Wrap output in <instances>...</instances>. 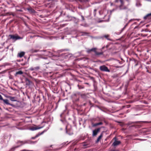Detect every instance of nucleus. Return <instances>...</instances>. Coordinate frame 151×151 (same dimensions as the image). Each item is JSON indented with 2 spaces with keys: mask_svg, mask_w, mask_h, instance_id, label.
Segmentation results:
<instances>
[{
  "mask_svg": "<svg viewBox=\"0 0 151 151\" xmlns=\"http://www.w3.org/2000/svg\"><path fill=\"white\" fill-rule=\"evenodd\" d=\"M87 145L85 143H83V146H87Z\"/></svg>",
  "mask_w": 151,
  "mask_h": 151,
  "instance_id": "obj_27",
  "label": "nucleus"
},
{
  "mask_svg": "<svg viewBox=\"0 0 151 151\" xmlns=\"http://www.w3.org/2000/svg\"><path fill=\"white\" fill-rule=\"evenodd\" d=\"M25 54V52H21L18 54V56L20 58H22L23 57Z\"/></svg>",
  "mask_w": 151,
  "mask_h": 151,
  "instance_id": "obj_7",
  "label": "nucleus"
},
{
  "mask_svg": "<svg viewBox=\"0 0 151 151\" xmlns=\"http://www.w3.org/2000/svg\"><path fill=\"white\" fill-rule=\"evenodd\" d=\"M39 50H36L34 49H32L30 50L31 52L32 53H34V52H39Z\"/></svg>",
  "mask_w": 151,
  "mask_h": 151,
  "instance_id": "obj_13",
  "label": "nucleus"
},
{
  "mask_svg": "<svg viewBox=\"0 0 151 151\" xmlns=\"http://www.w3.org/2000/svg\"><path fill=\"white\" fill-rule=\"evenodd\" d=\"M34 73L35 74V75H36V73L35 72H34L32 73Z\"/></svg>",
  "mask_w": 151,
  "mask_h": 151,
  "instance_id": "obj_30",
  "label": "nucleus"
},
{
  "mask_svg": "<svg viewBox=\"0 0 151 151\" xmlns=\"http://www.w3.org/2000/svg\"><path fill=\"white\" fill-rule=\"evenodd\" d=\"M10 99L11 101H17V100L15 99V97H10Z\"/></svg>",
  "mask_w": 151,
  "mask_h": 151,
  "instance_id": "obj_14",
  "label": "nucleus"
},
{
  "mask_svg": "<svg viewBox=\"0 0 151 151\" xmlns=\"http://www.w3.org/2000/svg\"><path fill=\"white\" fill-rule=\"evenodd\" d=\"M40 68L39 66H37L34 68L35 70H38L40 69Z\"/></svg>",
  "mask_w": 151,
  "mask_h": 151,
  "instance_id": "obj_18",
  "label": "nucleus"
},
{
  "mask_svg": "<svg viewBox=\"0 0 151 151\" xmlns=\"http://www.w3.org/2000/svg\"><path fill=\"white\" fill-rule=\"evenodd\" d=\"M115 1L116 3L120 2L121 5L119 6L120 10H129L127 6L124 5V3L123 0H115Z\"/></svg>",
  "mask_w": 151,
  "mask_h": 151,
  "instance_id": "obj_1",
  "label": "nucleus"
},
{
  "mask_svg": "<svg viewBox=\"0 0 151 151\" xmlns=\"http://www.w3.org/2000/svg\"><path fill=\"white\" fill-rule=\"evenodd\" d=\"M96 11H97V10L96 9H95L94 10V14H95V12H96Z\"/></svg>",
  "mask_w": 151,
  "mask_h": 151,
  "instance_id": "obj_28",
  "label": "nucleus"
},
{
  "mask_svg": "<svg viewBox=\"0 0 151 151\" xmlns=\"http://www.w3.org/2000/svg\"><path fill=\"white\" fill-rule=\"evenodd\" d=\"M96 50V48H92L91 49V51H93L95 52V51Z\"/></svg>",
  "mask_w": 151,
  "mask_h": 151,
  "instance_id": "obj_17",
  "label": "nucleus"
},
{
  "mask_svg": "<svg viewBox=\"0 0 151 151\" xmlns=\"http://www.w3.org/2000/svg\"><path fill=\"white\" fill-rule=\"evenodd\" d=\"M2 100L7 105H12L9 103V100L7 99H3Z\"/></svg>",
  "mask_w": 151,
  "mask_h": 151,
  "instance_id": "obj_8",
  "label": "nucleus"
},
{
  "mask_svg": "<svg viewBox=\"0 0 151 151\" xmlns=\"http://www.w3.org/2000/svg\"><path fill=\"white\" fill-rule=\"evenodd\" d=\"M42 127H39L38 126H32L29 129L31 130L34 131L37 130L41 128H42Z\"/></svg>",
  "mask_w": 151,
  "mask_h": 151,
  "instance_id": "obj_5",
  "label": "nucleus"
},
{
  "mask_svg": "<svg viewBox=\"0 0 151 151\" xmlns=\"http://www.w3.org/2000/svg\"><path fill=\"white\" fill-rule=\"evenodd\" d=\"M95 53V54L96 55H102L103 54V52H98L96 51V50L94 52Z\"/></svg>",
  "mask_w": 151,
  "mask_h": 151,
  "instance_id": "obj_9",
  "label": "nucleus"
},
{
  "mask_svg": "<svg viewBox=\"0 0 151 151\" xmlns=\"http://www.w3.org/2000/svg\"><path fill=\"white\" fill-rule=\"evenodd\" d=\"M109 37V36L108 35H105L104 36V37L106 38H107L108 40H109L107 38V37Z\"/></svg>",
  "mask_w": 151,
  "mask_h": 151,
  "instance_id": "obj_25",
  "label": "nucleus"
},
{
  "mask_svg": "<svg viewBox=\"0 0 151 151\" xmlns=\"http://www.w3.org/2000/svg\"><path fill=\"white\" fill-rule=\"evenodd\" d=\"M114 139H116V137H115L114 138Z\"/></svg>",
  "mask_w": 151,
  "mask_h": 151,
  "instance_id": "obj_32",
  "label": "nucleus"
},
{
  "mask_svg": "<svg viewBox=\"0 0 151 151\" xmlns=\"http://www.w3.org/2000/svg\"><path fill=\"white\" fill-rule=\"evenodd\" d=\"M100 128H97L93 131L92 136H96L98 133L100 131Z\"/></svg>",
  "mask_w": 151,
  "mask_h": 151,
  "instance_id": "obj_4",
  "label": "nucleus"
},
{
  "mask_svg": "<svg viewBox=\"0 0 151 151\" xmlns=\"http://www.w3.org/2000/svg\"><path fill=\"white\" fill-rule=\"evenodd\" d=\"M29 70L31 71H33L35 70V69L33 67H31L29 69Z\"/></svg>",
  "mask_w": 151,
  "mask_h": 151,
  "instance_id": "obj_19",
  "label": "nucleus"
},
{
  "mask_svg": "<svg viewBox=\"0 0 151 151\" xmlns=\"http://www.w3.org/2000/svg\"><path fill=\"white\" fill-rule=\"evenodd\" d=\"M103 136V133H101L99 137L98 138H97V140H96V142H98L99 141V140L101 139L102 137Z\"/></svg>",
  "mask_w": 151,
  "mask_h": 151,
  "instance_id": "obj_10",
  "label": "nucleus"
},
{
  "mask_svg": "<svg viewBox=\"0 0 151 151\" xmlns=\"http://www.w3.org/2000/svg\"><path fill=\"white\" fill-rule=\"evenodd\" d=\"M91 51V49H89L87 50V52L88 53H90Z\"/></svg>",
  "mask_w": 151,
  "mask_h": 151,
  "instance_id": "obj_24",
  "label": "nucleus"
},
{
  "mask_svg": "<svg viewBox=\"0 0 151 151\" xmlns=\"http://www.w3.org/2000/svg\"><path fill=\"white\" fill-rule=\"evenodd\" d=\"M121 142L120 141H117L115 140L114 142L113 143L112 145L113 146H115L119 145Z\"/></svg>",
  "mask_w": 151,
  "mask_h": 151,
  "instance_id": "obj_6",
  "label": "nucleus"
},
{
  "mask_svg": "<svg viewBox=\"0 0 151 151\" xmlns=\"http://www.w3.org/2000/svg\"><path fill=\"white\" fill-rule=\"evenodd\" d=\"M27 9L29 11V12L31 13H34L35 12V10L31 8Z\"/></svg>",
  "mask_w": 151,
  "mask_h": 151,
  "instance_id": "obj_11",
  "label": "nucleus"
},
{
  "mask_svg": "<svg viewBox=\"0 0 151 151\" xmlns=\"http://www.w3.org/2000/svg\"><path fill=\"white\" fill-rule=\"evenodd\" d=\"M23 142L22 141H20V142Z\"/></svg>",
  "mask_w": 151,
  "mask_h": 151,
  "instance_id": "obj_33",
  "label": "nucleus"
},
{
  "mask_svg": "<svg viewBox=\"0 0 151 151\" xmlns=\"http://www.w3.org/2000/svg\"><path fill=\"white\" fill-rule=\"evenodd\" d=\"M9 36L10 37V39L14 40V41L20 39H22V38L20 37L18 35H9Z\"/></svg>",
  "mask_w": 151,
  "mask_h": 151,
  "instance_id": "obj_3",
  "label": "nucleus"
},
{
  "mask_svg": "<svg viewBox=\"0 0 151 151\" xmlns=\"http://www.w3.org/2000/svg\"><path fill=\"white\" fill-rule=\"evenodd\" d=\"M136 5L137 6H139L141 5L139 3H137Z\"/></svg>",
  "mask_w": 151,
  "mask_h": 151,
  "instance_id": "obj_21",
  "label": "nucleus"
},
{
  "mask_svg": "<svg viewBox=\"0 0 151 151\" xmlns=\"http://www.w3.org/2000/svg\"><path fill=\"white\" fill-rule=\"evenodd\" d=\"M43 132H41L40 134H38V135H37L35 137V138H32L33 139H34L36 137H38L40 135L42 134L43 133Z\"/></svg>",
  "mask_w": 151,
  "mask_h": 151,
  "instance_id": "obj_16",
  "label": "nucleus"
},
{
  "mask_svg": "<svg viewBox=\"0 0 151 151\" xmlns=\"http://www.w3.org/2000/svg\"><path fill=\"white\" fill-rule=\"evenodd\" d=\"M100 70L103 71L110 72V70L105 65L101 66L99 67Z\"/></svg>",
  "mask_w": 151,
  "mask_h": 151,
  "instance_id": "obj_2",
  "label": "nucleus"
},
{
  "mask_svg": "<svg viewBox=\"0 0 151 151\" xmlns=\"http://www.w3.org/2000/svg\"><path fill=\"white\" fill-rule=\"evenodd\" d=\"M23 73L22 71H19L16 73V74L17 75L19 74L21 75L23 74Z\"/></svg>",
  "mask_w": 151,
  "mask_h": 151,
  "instance_id": "obj_15",
  "label": "nucleus"
},
{
  "mask_svg": "<svg viewBox=\"0 0 151 151\" xmlns=\"http://www.w3.org/2000/svg\"><path fill=\"white\" fill-rule=\"evenodd\" d=\"M127 24H126V25H125L124 27L122 29V31H123L124 30V29H125V28H126V26H127Z\"/></svg>",
  "mask_w": 151,
  "mask_h": 151,
  "instance_id": "obj_20",
  "label": "nucleus"
},
{
  "mask_svg": "<svg viewBox=\"0 0 151 151\" xmlns=\"http://www.w3.org/2000/svg\"><path fill=\"white\" fill-rule=\"evenodd\" d=\"M98 123H96L94 124V126H98Z\"/></svg>",
  "mask_w": 151,
  "mask_h": 151,
  "instance_id": "obj_26",
  "label": "nucleus"
},
{
  "mask_svg": "<svg viewBox=\"0 0 151 151\" xmlns=\"http://www.w3.org/2000/svg\"><path fill=\"white\" fill-rule=\"evenodd\" d=\"M151 16V13H150V14H147L146 16H145L144 17V19H147L148 18L150 17V16Z\"/></svg>",
  "mask_w": 151,
  "mask_h": 151,
  "instance_id": "obj_12",
  "label": "nucleus"
},
{
  "mask_svg": "<svg viewBox=\"0 0 151 151\" xmlns=\"http://www.w3.org/2000/svg\"><path fill=\"white\" fill-rule=\"evenodd\" d=\"M81 17H82V20H84V17L83 16H81Z\"/></svg>",
  "mask_w": 151,
  "mask_h": 151,
  "instance_id": "obj_29",
  "label": "nucleus"
},
{
  "mask_svg": "<svg viewBox=\"0 0 151 151\" xmlns=\"http://www.w3.org/2000/svg\"><path fill=\"white\" fill-rule=\"evenodd\" d=\"M0 100H3V98L1 95H0Z\"/></svg>",
  "mask_w": 151,
  "mask_h": 151,
  "instance_id": "obj_23",
  "label": "nucleus"
},
{
  "mask_svg": "<svg viewBox=\"0 0 151 151\" xmlns=\"http://www.w3.org/2000/svg\"><path fill=\"white\" fill-rule=\"evenodd\" d=\"M98 123V125H102L103 124V123L102 122H100L99 123Z\"/></svg>",
  "mask_w": 151,
  "mask_h": 151,
  "instance_id": "obj_22",
  "label": "nucleus"
},
{
  "mask_svg": "<svg viewBox=\"0 0 151 151\" xmlns=\"http://www.w3.org/2000/svg\"><path fill=\"white\" fill-rule=\"evenodd\" d=\"M27 81H29V80L28 79H26Z\"/></svg>",
  "mask_w": 151,
  "mask_h": 151,
  "instance_id": "obj_31",
  "label": "nucleus"
}]
</instances>
